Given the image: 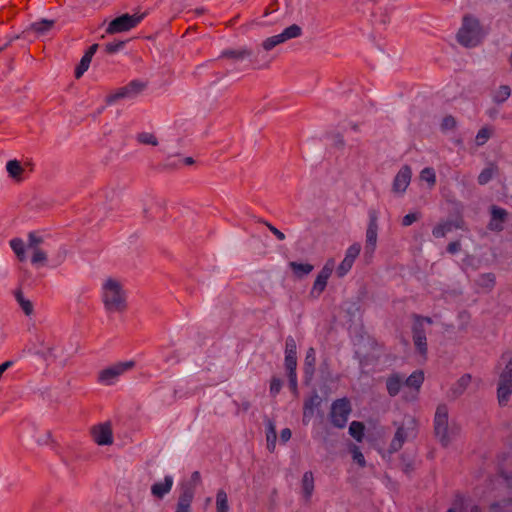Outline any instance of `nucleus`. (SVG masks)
Instances as JSON below:
<instances>
[{
  "label": "nucleus",
  "instance_id": "nucleus-1",
  "mask_svg": "<svg viewBox=\"0 0 512 512\" xmlns=\"http://www.w3.org/2000/svg\"><path fill=\"white\" fill-rule=\"evenodd\" d=\"M435 435L443 447H447L459 434V427L449 425L448 408L446 405H439L434 417Z\"/></svg>",
  "mask_w": 512,
  "mask_h": 512
},
{
  "label": "nucleus",
  "instance_id": "nucleus-2",
  "mask_svg": "<svg viewBox=\"0 0 512 512\" xmlns=\"http://www.w3.org/2000/svg\"><path fill=\"white\" fill-rule=\"evenodd\" d=\"M102 297L107 311L123 312L126 309V296L118 281L106 280L102 287Z\"/></svg>",
  "mask_w": 512,
  "mask_h": 512
},
{
  "label": "nucleus",
  "instance_id": "nucleus-3",
  "mask_svg": "<svg viewBox=\"0 0 512 512\" xmlns=\"http://www.w3.org/2000/svg\"><path fill=\"white\" fill-rule=\"evenodd\" d=\"M482 38V28L478 19L471 15L464 16L462 25L457 33V41L466 48H472L479 45Z\"/></svg>",
  "mask_w": 512,
  "mask_h": 512
},
{
  "label": "nucleus",
  "instance_id": "nucleus-4",
  "mask_svg": "<svg viewBox=\"0 0 512 512\" xmlns=\"http://www.w3.org/2000/svg\"><path fill=\"white\" fill-rule=\"evenodd\" d=\"M501 359L507 362L499 375L497 399L500 406H506L512 394V355L505 353Z\"/></svg>",
  "mask_w": 512,
  "mask_h": 512
},
{
  "label": "nucleus",
  "instance_id": "nucleus-5",
  "mask_svg": "<svg viewBox=\"0 0 512 512\" xmlns=\"http://www.w3.org/2000/svg\"><path fill=\"white\" fill-rule=\"evenodd\" d=\"M417 435V422L414 418H407L396 430L388 448L390 454L402 449L404 443Z\"/></svg>",
  "mask_w": 512,
  "mask_h": 512
},
{
  "label": "nucleus",
  "instance_id": "nucleus-6",
  "mask_svg": "<svg viewBox=\"0 0 512 512\" xmlns=\"http://www.w3.org/2000/svg\"><path fill=\"white\" fill-rule=\"evenodd\" d=\"M368 216L369 222L365 235L364 255L365 257L372 258L376 250L378 239V212L375 209H370Z\"/></svg>",
  "mask_w": 512,
  "mask_h": 512
},
{
  "label": "nucleus",
  "instance_id": "nucleus-7",
  "mask_svg": "<svg viewBox=\"0 0 512 512\" xmlns=\"http://www.w3.org/2000/svg\"><path fill=\"white\" fill-rule=\"evenodd\" d=\"M351 413V405L347 398L335 400L331 405L330 420L333 426L344 428Z\"/></svg>",
  "mask_w": 512,
  "mask_h": 512
},
{
  "label": "nucleus",
  "instance_id": "nucleus-8",
  "mask_svg": "<svg viewBox=\"0 0 512 512\" xmlns=\"http://www.w3.org/2000/svg\"><path fill=\"white\" fill-rule=\"evenodd\" d=\"M134 361L117 363L99 372L98 381L104 385H113L120 375L134 367Z\"/></svg>",
  "mask_w": 512,
  "mask_h": 512
},
{
  "label": "nucleus",
  "instance_id": "nucleus-9",
  "mask_svg": "<svg viewBox=\"0 0 512 512\" xmlns=\"http://www.w3.org/2000/svg\"><path fill=\"white\" fill-rule=\"evenodd\" d=\"M143 19V15H129L123 14L115 19H113L107 29L106 33L108 34H116L121 32H126L136 27L141 20Z\"/></svg>",
  "mask_w": 512,
  "mask_h": 512
},
{
  "label": "nucleus",
  "instance_id": "nucleus-10",
  "mask_svg": "<svg viewBox=\"0 0 512 512\" xmlns=\"http://www.w3.org/2000/svg\"><path fill=\"white\" fill-rule=\"evenodd\" d=\"M302 34V29L297 24H292L283 30L282 33L268 37L262 43V47L266 51L272 50L277 45L284 43L290 39L300 37Z\"/></svg>",
  "mask_w": 512,
  "mask_h": 512
},
{
  "label": "nucleus",
  "instance_id": "nucleus-11",
  "mask_svg": "<svg viewBox=\"0 0 512 512\" xmlns=\"http://www.w3.org/2000/svg\"><path fill=\"white\" fill-rule=\"evenodd\" d=\"M335 269L334 259H328L320 272L318 273L313 286L310 291V295L313 298H318L327 286L328 279L330 278L333 270Z\"/></svg>",
  "mask_w": 512,
  "mask_h": 512
},
{
  "label": "nucleus",
  "instance_id": "nucleus-12",
  "mask_svg": "<svg viewBox=\"0 0 512 512\" xmlns=\"http://www.w3.org/2000/svg\"><path fill=\"white\" fill-rule=\"evenodd\" d=\"M144 88V83L137 80H133L127 85L116 90L114 93L108 95L106 102L108 104H112L120 99H132L136 97Z\"/></svg>",
  "mask_w": 512,
  "mask_h": 512
},
{
  "label": "nucleus",
  "instance_id": "nucleus-13",
  "mask_svg": "<svg viewBox=\"0 0 512 512\" xmlns=\"http://www.w3.org/2000/svg\"><path fill=\"white\" fill-rule=\"evenodd\" d=\"M412 339L416 350L424 358L427 357L428 346L425 328L421 324H413Z\"/></svg>",
  "mask_w": 512,
  "mask_h": 512
},
{
  "label": "nucleus",
  "instance_id": "nucleus-14",
  "mask_svg": "<svg viewBox=\"0 0 512 512\" xmlns=\"http://www.w3.org/2000/svg\"><path fill=\"white\" fill-rule=\"evenodd\" d=\"M412 177V170L410 166L404 165L396 174L392 189L395 193H404L410 184Z\"/></svg>",
  "mask_w": 512,
  "mask_h": 512
},
{
  "label": "nucleus",
  "instance_id": "nucleus-15",
  "mask_svg": "<svg viewBox=\"0 0 512 512\" xmlns=\"http://www.w3.org/2000/svg\"><path fill=\"white\" fill-rule=\"evenodd\" d=\"M491 218L488 223V229L494 232H501L503 230V223L506 221L508 212L501 207L492 205L490 208Z\"/></svg>",
  "mask_w": 512,
  "mask_h": 512
},
{
  "label": "nucleus",
  "instance_id": "nucleus-16",
  "mask_svg": "<svg viewBox=\"0 0 512 512\" xmlns=\"http://www.w3.org/2000/svg\"><path fill=\"white\" fill-rule=\"evenodd\" d=\"M93 440L101 446L110 445L113 442V433L110 424L98 425L92 430Z\"/></svg>",
  "mask_w": 512,
  "mask_h": 512
},
{
  "label": "nucleus",
  "instance_id": "nucleus-17",
  "mask_svg": "<svg viewBox=\"0 0 512 512\" xmlns=\"http://www.w3.org/2000/svg\"><path fill=\"white\" fill-rule=\"evenodd\" d=\"M315 365H316V352L313 347H310L304 359V382L309 385L313 380L315 374Z\"/></svg>",
  "mask_w": 512,
  "mask_h": 512
},
{
  "label": "nucleus",
  "instance_id": "nucleus-18",
  "mask_svg": "<svg viewBox=\"0 0 512 512\" xmlns=\"http://www.w3.org/2000/svg\"><path fill=\"white\" fill-rule=\"evenodd\" d=\"M285 367L297 368V345L292 336H288L285 342Z\"/></svg>",
  "mask_w": 512,
  "mask_h": 512
},
{
  "label": "nucleus",
  "instance_id": "nucleus-19",
  "mask_svg": "<svg viewBox=\"0 0 512 512\" xmlns=\"http://www.w3.org/2000/svg\"><path fill=\"white\" fill-rule=\"evenodd\" d=\"M173 483V477L166 475L163 481L156 482L151 486L152 495L158 499H162L171 491Z\"/></svg>",
  "mask_w": 512,
  "mask_h": 512
},
{
  "label": "nucleus",
  "instance_id": "nucleus-20",
  "mask_svg": "<svg viewBox=\"0 0 512 512\" xmlns=\"http://www.w3.org/2000/svg\"><path fill=\"white\" fill-rule=\"evenodd\" d=\"M252 56V51L248 48H240V49H226L223 50L219 56V58H227L233 61H240L245 58H249Z\"/></svg>",
  "mask_w": 512,
  "mask_h": 512
},
{
  "label": "nucleus",
  "instance_id": "nucleus-21",
  "mask_svg": "<svg viewBox=\"0 0 512 512\" xmlns=\"http://www.w3.org/2000/svg\"><path fill=\"white\" fill-rule=\"evenodd\" d=\"M195 489L194 485L190 484H182L181 485V492L178 499V503L180 505H184L191 508V503L193 501L194 495H195Z\"/></svg>",
  "mask_w": 512,
  "mask_h": 512
},
{
  "label": "nucleus",
  "instance_id": "nucleus-22",
  "mask_svg": "<svg viewBox=\"0 0 512 512\" xmlns=\"http://www.w3.org/2000/svg\"><path fill=\"white\" fill-rule=\"evenodd\" d=\"M301 486L305 499L310 500L314 492V476L311 471H306L303 474Z\"/></svg>",
  "mask_w": 512,
  "mask_h": 512
},
{
  "label": "nucleus",
  "instance_id": "nucleus-23",
  "mask_svg": "<svg viewBox=\"0 0 512 512\" xmlns=\"http://www.w3.org/2000/svg\"><path fill=\"white\" fill-rule=\"evenodd\" d=\"M459 223H453L452 221H443L438 223L432 230V234L435 238H442L447 233L451 232L453 228H460Z\"/></svg>",
  "mask_w": 512,
  "mask_h": 512
},
{
  "label": "nucleus",
  "instance_id": "nucleus-24",
  "mask_svg": "<svg viewBox=\"0 0 512 512\" xmlns=\"http://www.w3.org/2000/svg\"><path fill=\"white\" fill-rule=\"evenodd\" d=\"M403 380L399 374H393L386 380V388L390 396H396L402 387Z\"/></svg>",
  "mask_w": 512,
  "mask_h": 512
},
{
  "label": "nucleus",
  "instance_id": "nucleus-25",
  "mask_svg": "<svg viewBox=\"0 0 512 512\" xmlns=\"http://www.w3.org/2000/svg\"><path fill=\"white\" fill-rule=\"evenodd\" d=\"M321 404V399L317 393H314L304 402L303 418H311L314 414L315 408Z\"/></svg>",
  "mask_w": 512,
  "mask_h": 512
},
{
  "label": "nucleus",
  "instance_id": "nucleus-26",
  "mask_svg": "<svg viewBox=\"0 0 512 512\" xmlns=\"http://www.w3.org/2000/svg\"><path fill=\"white\" fill-rule=\"evenodd\" d=\"M496 283V277L493 273H483L480 274L479 277L476 280L477 286L480 288L491 291Z\"/></svg>",
  "mask_w": 512,
  "mask_h": 512
},
{
  "label": "nucleus",
  "instance_id": "nucleus-27",
  "mask_svg": "<svg viewBox=\"0 0 512 512\" xmlns=\"http://www.w3.org/2000/svg\"><path fill=\"white\" fill-rule=\"evenodd\" d=\"M6 170H7L8 175L11 178H13L16 181L21 180V175H22L24 169L18 160H16V159L9 160L6 163Z\"/></svg>",
  "mask_w": 512,
  "mask_h": 512
},
{
  "label": "nucleus",
  "instance_id": "nucleus-28",
  "mask_svg": "<svg viewBox=\"0 0 512 512\" xmlns=\"http://www.w3.org/2000/svg\"><path fill=\"white\" fill-rule=\"evenodd\" d=\"M423 382L424 372L422 370H416L405 380V385L409 388H414L418 392Z\"/></svg>",
  "mask_w": 512,
  "mask_h": 512
},
{
  "label": "nucleus",
  "instance_id": "nucleus-29",
  "mask_svg": "<svg viewBox=\"0 0 512 512\" xmlns=\"http://www.w3.org/2000/svg\"><path fill=\"white\" fill-rule=\"evenodd\" d=\"M14 295H15L16 301L18 302L19 306L21 307V309L23 310L25 315H27V316L32 315L33 311H34L32 302L29 299L25 298V296L21 290L15 291Z\"/></svg>",
  "mask_w": 512,
  "mask_h": 512
},
{
  "label": "nucleus",
  "instance_id": "nucleus-30",
  "mask_svg": "<svg viewBox=\"0 0 512 512\" xmlns=\"http://www.w3.org/2000/svg\"><path fill=\"white\" fill-rule=\"evenodd\" d=\"M511 96V88L508 85H501L498 89L493 93L492 100L494 103L500 105L506 102Z\"/></svg>",
  "mask_w": 512,
  "mask_h": 512
},
{
  "label": "nucleus",
  "instance_id": "nucleus-31",
  "mask_svg": "<svg viewBox=\"0 0 512 512\" xmlns=\"http://www.w3.org/2000/svg\"><path fill=\"white\" fill-rule=\"evenodd\" d=\"M11 249L17 256L18 260L23 262L26 260L25 243L20 238H13L9 242Z\"/></svg>",
  "mask_w": 512,
  "mask_h": 512
},
{
  "label": "nucleus",
  "instance_id": "nucleus-32",
  "mask_svg": "<svg viewBox=\"0 0 512 512\" xmlns=\"http://www.w3.org/2000/svg\"><path fill=\"white\" fill-rule=\"evenodd\" d=\"M289 266L297 277L308 275L313 270V265L308 263L290 262Z\"/></svg>",
  "mask_w": 512,
  "mask_h": 512
},
{
  "label": "nucleus",
  "instance_id": "nucleus-33",
  "mask_svg": "<svg viewBox=\"0 0 512 512\" xmlns=\"http://www.w3.org/2000/svg\"><path fill=\"white\" fill-rule=\"evenodd\" d=\"M498 172V167L491 163L488 167L482 170V172L478 176V183L480 185L487 184L493 176Z\"/></svg>",
  "mask_w": 512,
  "mask_h": 512
},
{
  "label": "nucleus",
  "instance_id": "nucleus-34",
  "mask_svg": "<svg viewBox=\"0 0 512 512\" xmlns=\"http://www.w3.org/2000/svg\"><path fill=\"white\" fill-rule=\"evenodd\" d=\"M228 496L227 493L220 489L216 494V511L217 512H228L229 511Z\"/></svg>",
  "mask_w": 512,
  "mask_h": 512
},
{
  "label": "nucleus",
  "instance_id": "nucleus-35",
  "mask_svg": "<svg viewBox=\"0 0 512 512\" xmlns=\"http://www.w3.org/2000/svg\"><path fill=\"white\" fill-rule=\"evenodd\" d=\"M365 426L362 422L353 421L349 426V434L358 442H361L364 437Z\"/></svg>",
  "mask_w": 512,
  "mask_h": 512
},
{
  "label": "nucleus",
  "instance_id": "nucleus-36",
  "mask_svg": "<svg viewBox=\"0 0 512 512\" xmlns=\"http://www.w3.org/2000/svg\"><path fill=\"white\" fill-rule=\"evenodd\" d=\"M360 251H361V245L359 243H353L352 245H350L346 252H345V257H344V260H348L349 263L351 264H354L356 258L359 256L360 254Z\"/></svg>",
  "mask_w": 512,
  "mask_h": 512
},
{
  "label": "nucleus",
  "instance_id": "nucleus-37",
  "mask_svg": "<svg viewBox=\"0 0 512 512\" xmlns=\"http://www.w3.org/2000/svg\"><path fill=\"white\" fill-rule=\"evenodd\" d=\"M91 60L92 59L86 55L82 56L80 63L78 64V66L75 69V77L77 79H79L88 70Z\"/></svg>",
  "mask_w": 512,
  "mask_h": 512
},
{
  "label": "nucleus",
  "instance_id": "nucleus-38",
  "mask_svg": "<svg viewBox=\"0 0 512 512\" xmlns=\"http://www.w3.org/2000/svg\"><path fill=\"white\" fill-rule=\"evenodd\" d=\"M420 178L431 186H434L436 183V174L434 169L431 167L424 168L420 173Z\"/></svg>",
  "mask_w": 512,
  "mask_h": 512
},
{
  "label": "nucleus",
  "instance_id": "nucleus-39",
  "mask_svg": "<svg viewBox=\"0 0 512 512\" xmlns=\"http://www.w3.org/2000/svg\"><path fill=\"white\" fill-rule=\"evenodd\" d=\"M472 377L470 374H464L462 375L459 380L457 381L455 392L458 394H461L465 391V389L469 386L471 383Z\"/></svg>",
  "mask_w": 512,
  "mask_h": 512
},
{
  "label": "nucleus",
  "instance_id": "nucleus-40",
  "mask_svg": "<svg viewBox=\"0 0 512 512\" xmlns=\"http://www.w3.org/2000/svg\"><path fill=\"white\" fill-rule=\"evenodd\" d=\"M137 140L141 144H145V145L156 146L158 144L157 138L152 133H148V132H143V133L138 134Z\"/></svg>",
  "mask_w": 512,
  "mask_h": 512
},
{
  "label": "nucleus",
  "instance_id": "nucleus-41",
  "mask_svg": "<svg viewBox=\"0 0 512 512\" xmlns=\"http://www.w3.org/2000/svg\"><path fill=\"white\" fill-rule=\"evenodd\" d=\"M490 136V130L487 127H483L478 131L475 142L478 146H482L489 140Z\"/></svg>",
  "mask_w": 512,
  "mask_h": 512
},
{
  "label": "nucleus",
  "instance_id": "nucleus-42",
  "mask_svg": "<svg viewBox=\"0 0 512 512\" xmlns=\"http://www.w3.org/2000/svg\"><path fill=\"white\" fill-rule=\"evenodd\" d=\"M287 375H288L290 389L292 390V392L295 395H297V393H298V385H297L296 368H293V369L288 368L287 369Z\"/></svg>",
  "mask_w": 512,
  "mask_h": 512
},
{
  "label": "nucleus",
  "instance_id": "nucleus-43",
  "mask_svg": "<svg viewBox=\"0 0 512 512\" xmlns=\"http://www.w3.org/2000/svg\"><path fill=\"white\" fill-rule=\"evenodd\" d=\"M47 261V253L42 251H36V253H33L31 256V263L33 265H44Z\"/></svg>",
  "mask_w": 512,
  "mask_h": 512
},
{
  "label": "nucleus",
  "instance_id": "nucleus-44",
  "mask_svg": "<svg viewBox=\"0 0 512 512\" xmlns=\"http://www.w3.org/2000/svg\"><path fill=\"white\" fill-rule=\"evenodd\" d=\"M353 267V264L349 263L347 260H342L339 266L336 269V274L339 278L344 277Z\"/></svg>",
  "mask_w": 512,
  "mask_h": 512
},
{
  "label": "nucleus",
  "instance_id": "nucleus-45",
  "mask_svg": "<svg viewBox=\"0 0 512 512\" xmlns=\"http://www.w3.org/2000/svg\"><path fill=\"white\" fill-rule=\"evenodd\" d=\"M54 22L49 20H42L39 22H35L33 24V29L39 33H44L48 31L52 26Z\"/></svg>",
  "mask_w": 512,
  "mask_h": 512
},
{
  "label": "nucleus",
  "instance_id": "nucleus-46",
  "mask_svg": "<svg viewBox=\"0 0 512 512\" xmlns=\"http://www.w3.org/2000/svg\"><path fill=\"white\" fill-rule=\"evenodd\" d=\"M351 453L353 460L357 462L359 466L364 467L366 465L364 455L357 446H353V448L351 449Z\"/></svg>",
  "mask_w": 512,
  "mask_h": 512
},
{
  "label": "nucleus",
  "instance_id": "nucleus-47",
  "mask_svg": "<svg viewBox=\"0 0 512 512\" xmlns=\"http://www.w3.org/2000/svg\"><path fill=\"white\" fill-rule=\"evenodd\" d=\"M125 45L124 41L110 42L105 45V51L108 54H114L120 51Z\"/></svg>",
  "mask_w": 512,
  "mask_h": 512
},
{
  "label": "nucleus",
  "instance_id": "nucleus-48",
  "mask_svg": "<svg viewBox=\"0 0 512 512\" xmlns=\"http://www.w3.org/2000/svg\"><path fill=\"white\" fill-rule=\"evenodd\" d=\"M275 442H276V431L274 426L270 425V432L267 433V447L270 451H273L275 448Z\"/></svg>",
  "mask_w": 512,
  "mask_h": 512
},
{
  "label": "nucleus",
  "instance_id": "nucleus-49",
  "mask_svg": "<svg viewBox=\"0 0 512 512\" xmlns=\"http://www.w3.org/2000/svg\"><path fill=\"white\" fill-rule=\"evenodd\" d=\"M43 243V238L38 235L36 232H30L28 234V243L27 246H41Z\"/></svg>",
  "mask_w": 512,
  "mask_h": 512
},
{
  "label": "nucleus",
  "instance_id": "nucleus-50",
  "mask_svg": "<svg viewBox=\"0 0 512 512\" xmlns=\"http://www.w3.org/2000/svg\"><path fill=\"white\" fill-rule=\"evenodd\" d=\"M456 120L453 116H446L441 123L442 130H451L455 128Z\"/></svg>",
  "mask_w": 512,
  "mask_h": 512
},
{
  "label": "nucleus",
  "instance_id": "nucleus-51",
  "mask_svg": "<svg viewBox=\"0 0 512 512\" xmlns=\"http://www.w3.org/2000/svg\"><path fill=\"white\" fill-rule=\"evenodd\" d=\"M282 387V381L279 378H272L270 382V393L275 396L277 395Z\"/></svg>",
  "mask_w": 512,
  "mask_h": 512
},
{
  "label": "nucleus",
  "instance_id": "nucleus-52",
  "mask_svg": "<svg viewBox=\"0 0 512 512\" xmlns=\"http://www.w3.org/2000/svg\"><path fill=\"white\" fill-rule=\"evenodd\" d=\"M419 218V215L417 213H409L405 215L402 219V225L407 227L412 225L415 221H417Z\"/></svg>",
  "mask_w": 512,
  "mask_h": 512
},
{
  "label": "nucleus",
  "instance_id": "nucleus-53",
  "mask_svg": "<svg viewBox=\"0 0 512 512\" xmlns=\"http://www.w3.org/2000/svg\"><path fill=\"white\" fill-rule=\"evenodd\" d=\"M267 228L275 235V237L280 240V241H283L285 239V235L283 232H281L279 229H277L275 226H273L271 223L269 222H263Z\"/></svg>",
  "mask_w": 512,
  "mask_h": 512
},
{
  "label": "nucleus",
  "instance_id": "nucleus-54",
  "mask_svg": "<svg viewBox=\"0 0 512 512\" xmlns=\"http://www.w3.org/2000/svg\"><path fill=\"white\" fill-rule=\"evenodd\" d=\"M414 323L413 324H421L422 327H424V323L432 324L433 321L430 317L427 316H420V315H413Z\"/></svg>",
  "mask_w": 512,
  "mask_h": 512
},
{
  "label": "nucleus",
  "instance_id": "nucleus-55",
  "mask_svg": "<svg viewBox=\"0 0 512 512\" xmlns=\"http://www.w3.org/2000/svg\"><path fill=\"white\" fill-rule=\"evenodd\" d=\"M461 244L459 241H452L447 246V252L450 254H456L460 251Z\"/></svg>",
  "mask_w": 512,
  "mask_h": 512
},
{
  "label": "nucleus",
  "instance_id": "nucleus-56",
  "mask_svg": "<svg viewBox=\"0 0 512 512\" xmlns=\"http://www.w3.org/2000/svg\"><path fill=\"white\" fill-rule=\"evenodd\" d=\"M201 482V476L198 471H194L191 475V479L187 484L194 485V488Z\"/></svg>",
  "mask_w": 512,
  "mask_h": 512
},
{
  "label": "nucleus",
  "instance_id": "nucleus-57",
  "mask_svg": "<svg viewBox=\"0 0 512 512\" xmlns=\"http://www.w3.org/2000/svg\"><path fill=\"white\" fill-rule=\"evenodd\" d=\"M291 436H292V432L289 428H284L280 432V440L283 443H286L288 440H290Z\"/></svg>",
  "mask_w": 512,
  "mask_h": 512
},
{
  "label": "nucleus",
  "instance_id": "nucleus-58",
  "mask_svg": "<svg viewBox=\"0 0 512 512\" xmlns=\"http://www.w3.org/2000/svg\"><path fill=\"white\" fill-rule=\"evenodd\" d=\"M98 49V44H93L89 47V49L85 52L84 55L88 56L89 58L92 59V57L94 56V54L96 53Z\"/></svg>",
  "mask_w": 512,
  "mask_h": 512
},
{
  "label": "nucleus",
  "instance_id": "nucleus-59",
  "mask_svg": "<svg viewBox=\"0 0 512 512\" xmlns=\"http://www.w3.org/2000/svg\"><path fill=\"white\" fill-rule=\"evenodd\" d=\"M190 511H191V508H190V507H187V506H184V505L177 504V507H176V511H175V512H190Z\"/></svg>",
  "mask_w": 512,
  "mask_h": 512
},
{
  "label": "nucleus",
  "instance_id": "nucleus-60",
  "mask_svg": "<svg viewBox=\"0 0 512 512\" xmlns=\"http://www.w3.org/2000/svg\"><path fill=\"white\" fill-rule=\"evenodd\" d=\"M27 248L32 251V254L36 253V251H42L43 250V249H41L40 246H27Z\"/></svg>",
  "mask_w": 512,
  "mask_h": 512
},
{
  "label": "nucleus",
  "instance_id": "nucleus-61",
  "mask_svg": "<svg viewBox=\"0 0 512 512\" xmlns=\"http://www.w3.org/2000/svg\"><path fill=\"white\" fill-rule=\"evenodd\" d=\"M470 512H482V509L479 506L475 505L471 508Z\"/></svg>",
  "mask_w": 512,
  "mask_h": 512
},
{
  "label": "nucleus",
  "instance_id": "nucleus-62",
  "mask_svg": "<svg viewBox=\"0 0 512 512\" xmlns=\"http://www.w3.org/2000/svg\"><path fill=\"white\" fill-rule=\"evenodd\" d=\"M185 164L187 165H190V164H193L194 163V160L191 158V157H187L185 160H184Z\"/></svg>",
  "mask_w": 512,
  "mask_h": 512
},
{
  "label": "nucleus",
  "instance_id": "nucleus-63",
  "mask_svg": "<svg viewBox=\"0 0 512 512\" xmlns=\"http://www.w3.org/2000/svg\"><path fill=\"white\" fill-rule=\"evenodd\" d=\"M446 512H455V510L453 508H450Z\"/></svg>",
  "mask_w": 512,
  "mask_h": 512
},
{
  "label": "nucleus",
  "instance_id": "nucleus-64",
  "mask_svg": "<svg viewBox=\"0 0 512 512\" xmlns=\"http://www.w3.org/2000/svg\"><path fill=\"white\" fill-rule=\"evenodd\" d=\"M196 11H197V13H202L203 9H197Z\"/></svg>",
  "mask_w": 512,
  "mask_h": 512
}]
</instances>
